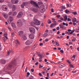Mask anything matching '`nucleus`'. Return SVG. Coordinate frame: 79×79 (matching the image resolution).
Returning <instances> with one entry per match:
<instances>
[{"mask_svg": "<svg viewBox=\"0 0 79 79\" xmlns=\"http://www.w3.org/2000/svg\"><path fill=\"white\" fill-rule=\"evenodd\" d=\"M52 31H54L55 32V31H56V29L55 28L53 29L52 30Z\"/></svg>", "mask_w": 79, "mask_h": 79, "instance_id": "61", "label": "nucleus"}, {"mask_svg": "<svg viewBox=\"0 0 79 79\" xmlns=\"http://www.w3.org/2000/svg\"><path fill=\"white\" fill-rule=\"evenodd\" d=\"M12 14V12H10L9 13V15H11Z\"/></svg>", "mask_w": 79, "mask_h": 79, "instance_id": "45", "label": "nucleus"}, {"mask_svg": "<svg viewBox=\"0 0 79 79\" xmlns=\"http://www.w3.org/2000/svg\"><path fill=\"white\" fill-rule=\"evenodd\" d=\"M51 11L53 13L54 12V10H53V9H51Z\"/></svg>", "mask_w": 79, "mask_h": 79, "instance_id": "60", "label": "nucleus"}, {"mask_svg": "<svg viewBox=\"0 0 79 79\" xmlns=\"http://www.w3.org/2000/svg\"><path fill=\"white\" fill-rule=\"evenodd\" d=\"M2 15L4 16V18H5V19H7L8 17V15L7 14H5L4 13H2Z\"/></svg>", "mask_w": 79, "mask_h": 79, "instance_id": "12", "label": "nucleus"}, {"mask_svg": "<svg viewBox=\"0 0 79 79\" xmlns=\"http://www.w3.org/2000/svg\"><path fill=\"white\" fill-rule=\"evenodd\" d=\"M31 10L35 12H37V11H39L38 9L36 8H33L32 9H31Z\"/></svg>", "mask_w": 79, "mask_h": 79, "instance_id": "10", "label": "nucleus"}, {"mask_svg": "<svg viewBox=\"0 0 79 79\" xmlns=\"http://www.w3.org/2000/svg\"><path fill=\"white\" fill-rule=\"evenodd\" d=\"M29 38L30 39H33L34 38V35L33 34H31L29 35Z\"/></svg>", "mask_w": 79, "mask_h": 79, "instance_id": "14", "label": "nucleus"}, {"mask_svg": "<svg viewBox=\"0 0 79 79\" xmlns=\"http://www.w3.org/2000/svg\"><path fill=\"white\" fill-rule=\"evenodd\" d=\"M11 25L12 27H14V28H16V24H15V23H12Z\"/></svg>", "mask_w": 79, "mask_h": 79, "instance_id": "21", "label": "nucleus"}, {"mask_svg": "<svg viewBox=\"0 0 79 79\" xmlns=\"http://www.w3.org/2000/svg\"><path fill=\"white\" fill-rule=\"evenodd\" d=\"M7 28L8 29H9V31H11V27H8Z\"/></svg>", "mask_w": 79, "mask_h": 79, "instance_id": "37", "label": "nucleus"}, {"mask_svg": "<svg viewBox=\"0 0 79 79\" xmlns=\"http://www.w3.org/2000/svg\"><path fill=\"white\" fill-rule=\"evenodd\" d=\"M72 58H74V59H75V58H76V55H73L72 57Z\"/></svg>", "mask_w": 79, "mask_h": 79, "instance_id": "46", "label": "nucleus"}, {"mask_svg": "<svg viewBox=\"0 0 79 79\" xmlns=\"http://www.w3.org/2000/svg\"><path fill=\"white\" fill-rule=\"evenodd\" d=\"M16 8H17V7L15 5H14L12 6V10L13 11H15V10H16Z\"/></svg>", "mask_w": 79, "mask_h": 79, "instance_id": "17", "label": "nucleus"}, {"mask_svg": "<svg viewBox=\"0 0 79 79\" xmlns=\"http://www.w3.org/2000/svg\"><path fill=\"white\" fill-rule=\"evenodd\" d=\"M65 11L66 13L67 14H68V13H69V11L68 10V9H66V10H65Z\"/></svg>", "mask_w": 79, "mask_h": 79, "instance_id": "31", "label": "nucleus"}, {"mask_svg": "<svg viewBox=\"0 0 79 79\" xmlns=\"http://www.w3.org/2000/svg\"><path fill=\"white\" fill-rule=\"evenodd\" d=\"M45 32H47V33H48V30H46L45 31Z\"/></svg>", "mask_w": 79, "mask_h": 79, "instance_id": "63", "label": "nucleus"}, {"mask_svg": "<svg viewBox=\"0 0 79 79\" xmlns=\"http://www.w3.org/2000/svg\"><path fill=\"white\" fill-rule=\"evenodd\" d=\"M19 35L21 37L22 40H25L26 39H27V37H26V35L25 34L24 35L23 34V31H20L18 32Z\"/></svg>", "mask_w": 79, "mask_h": 79, "instance_id": "1", "label": "nucleus"}, {"mask_svg": "<svg viewBox=\"0 0 79 79\" xmlns=\"http://www.w3.org/2000/svg\"><path fill=\"white\" fill-rule=\"evenodd\" d=\"M72 14L73 15H77V12H72Z\"/></svg>", "mask_w": 79, "mask_h": 79, "instance_id": "33", "label": "nucleus"}, {"mask_svg": "<svg viewBox=\"0 0 79 79\" xmlns=\"http://www.w3.org/2000/svg\"><path fill=\"white\" fill-rule=\"evenodd\" d=\"M74 31H75V30H74L72 31L69 34H73V32H74Z\"/></svg>", "mask_w": 79, "mask_h": 79, "instance_id": "35", "label": "nucleus"}, {"mask_svg": "<svg viewBox=\"0 0 79 79\" xmlns=\"http://www.w3.org/2000/svg\"><path fill=\"white\" fill-rule=\"evenodd\" d=\"M66 65L64 64H61L59 65V67L60 68H63V67H64Z\"/></svg>", "mask_w": 79, "mask_h": 79, "instance_id": "16", "label": "nucleus"}, {"mask_svg": "<svg viewBox=\"0 0 79 79\" xmlns=\"http://www.w3.org/2000/svg\"><path fill=\"white\" fill-rule=\"evenodd\" d=\"M40 9H41V10L43 11V10H45V7L44 5H42L40 7Z\"/></svg>", "mask_w": 79, "mask_h": 79, "instance_id": "18", "label": "nucleus"}, {"mask_svg": "<svg viewBox=\"0 0 79 79\" xmlns=\"http://www.w3.org/2000/svg\"><path fill=\"white\" fill-rule=\"evenodd\" d=\"M14 64L13 62H11L10 64L8 65V66L9 67V68H11V67H12V66H13Z\"/></svg>", "mask_w": 79, "mask_h": 79, "instance_id": "13", "label": "nucleus"}, {"mask_svg": "<svg viewBox=\"0 0 79 79\" xmlns=\"http://www.w3.org/2000/svg\"><path fill=\"white\" fill-rule=\"evenodd\" d=\"M65 34H68L69 35V33L68 32V31H65Z\"/></svg>", "mask_w": 79, "mask_h": 79, "instance_id": "56", "label": "nucleus"}, {"mask_svg": "<svg viewBox=\"0 0 79 79\" xmlns=\"http://www.w3.org/2000/svg\"><path fill=\"white\" fill-rule=\"evenodd\" d=\"M30 75V73L29 72H27V75H26V77H29V76Z\"/></svg>", "mask_w": 79, "mask_h": 79, "instance_id": "32", "label": "nucleus"}, {"mask_svg": "<svg viewBox=\"0 0 79 79\" xmlns=\"http://www.w3.org/2000/svg\"><path fill=\"white\" fill-rule=\"evenodd\" d=\"M60 27L61 28H63V25H60Z\"/></svg>", "mask_w": 79, "mask_h": 79, "instance_id": "50", "label": "nucleus"}, {"mask_svg": "<svg viewBox=\"0 0 79 79\" xmlns=\"http://www.w3.org/2000/svg\"><path fill=\"white\" fill-rule=\"evenodd\" d=\"M25 44L26 45H31V44H32V42H31V41H29V40H27V41L26 42Z\"/></svg>", "mask_w": 79, "mask_h": 79, "instance_id": "11", "label": "nucleus"}, {"mask_svg": "<svg viewBox=\"0 0 79 79\" xmlns=\"http://www.w3.org/2000/svg\"><path fill=\"white\" fill-rule=\"evenodd\" d=\"M64 21H66L68 20V16H65L64 17Z\"/></svg>", "mask_w": 79, "mask_h": 79, "instance_id": "20", "label": "nucleus"}, {"mask_svg": "<svg viewBox=\"0 0 79 79\" xmlns=\"http://www.w3.org/2000/svg\"><path fill=\"white\" fill-rule=\"evenodd\" d=\"M38 3L39 5H42V4H43V3H42V2H38Z\"/></svg>", "mask_w": 79, "mask_h": 79, "instance_id": "26", "label": "nucleus"}, {"mask_svg": "<svg viewBox=\"0 0 79 79\" xmlns=\"http://www.w3.org/2000/svg\"><path fill=\"white\" fill-rule=\"evenodd\" d=\"M72 73H76V70H75V71H72Z\"/></svg>", "mask_w": 79, "mask_h": 79, "instance_id": "58", "label": "nucleus"}, {"mask_svg": "<svg viewBox=\"0 0 79 79\" xmlns=\"http://www.w3.org/2000/svg\"><path fill=\"white\" fill-rule=\"evenodd\" d=\"M23 12H19L17 16V18H20V17H21L22 16H23Z\"/></svg>", "mask_w": 79, "mask_h": 79, "instance_id": "7", "label": "nucleus"}, {"mask_svg": "<svg viewBox=\"0 0 79 79\" xmlns=\"http://www.w3.org/2000/svg\"><path fill=\"white\" fill-rule=\"evenodd\" d=\"M75 32H79V27H78L77 29H76L75 30Z\"/></svg>", "mask_w": 79, "mask_h": 79, "instance_id": "27", "label": "nucleus"}, {"mask_svg": "<svg viewBox=\"0 0 79 79\" xmlns=\"http://www.w3.org/2000/svg\"><path fill=\"white\" fill-rule=\"evenodd\" d=\"M53 24H54L55 26H56L57 25V23L56 21H53Z\"/></svg>", "mask_w": 79, "mask_h": 79, "instance_id": "30", "label": "nucleus"}, {"mask_svg": "<svg viewBox=\"0 0 79 79\" xmlns=\"http://www.w3.org/2000/svg\"><path fill=\"white\" fill-rule=\"evenodd\" d=\"M56 25H55V24L53 23L52 24L50 25L51 27H54V26H55Z\"/></svg>", "mask_w": 79, "mask_h": 79, "instance_id": "29", "label": "nucleus"}, {"mask_svg": "<svg viewBox=\"0 0 79 79\" xmlns=\"http://www.w3.org/2000/svg\"><path fill=\"white\" fill-rule=\"evenodd\" d=\"M71 59L72 60H73V61H74V60H75V59L73 58V57H72L71 58Z\"/></svg>", "mask_w": 79, "mask_h": 79, "instance_id": "59", "label": "nucleus"}, {"mask_svg": "<svg viewBox=\"0 0 79 79\" xmlns=\"http://www.w3.org/2000/svg\"><path fill=\"white\" fill-rule=\"evenodd\" d=\"M60 16H61V15H58L57 16V18H60Z\"/></svg>", "mask_w": 79, "mask_h": 79, "instance_id": "48", "label": "nucleus"}, {"mask_svg": "<svg viewBox=\"0 0 79 79\" xmlns=\"http://www.w3.org/2000/svg\"><path fill=\"white\" fill-rule=\"evenodd\" d=\"M30 3L31 5H33L34 6L36 7H38V8H39V5L37 3L35 2H34L33 1H31Z\"/></svg>", "mask_w": 79, "mask_h": 79, "instance_id": "3", "label": "nucleus"}, {"mask_svg": "<svg viewBox=\"0 0 79 79\" xmlns=\"http://www.w3.org/2000/svg\"><path fill=\"white\" fill-rule=\"evenodd\" d=\"M24 6H25L23 4L21 5V7L23 8Z\"/></svg>", "mask_w": 79, "mask_h": 79, "instance_id": "40", "label": "nucleus"}, {"mask_svg": "<svg viewBox=\"0 0 79 79\" xmlns=\"http://www.w3.org/2000/svg\"><path fill=\"white\" fill-rule=\"evenodd\" d=\"M17 24L19 26H22L23 25V23L21 20L19 19L18 20L17 22Z\"/></svg>", "mask_w": 79, "mask_h": 79, "instance_id": "5", "label": "nucleus"}, {"mask_svg": "<svg viewBox=\"0 0 79 79\" xmlns=\"http://www.w3.org/2000/svg\"><path fill=\"white\" fill-rule=\"evenodd\" d=\"M60 19L61 20H62V21H64V19H63V17H60Z\"/></svg>", "mask_w": 79, "mask_h": 79, "instance_id": "41", "label": "nucleus"}, {"mask_svg": "<svg viewBox=\"0 0 79 79\" xmlns=\"http://www.w3.org/2000/svg\"><path fill=\"white\" fill-rule=\"evenodd\" d=\"M23 4L25 6H28V3H27V2H23Z\"/></svg>", "mask_w": 79, "mask_h": 79, "instance_id": "24", "label": "nucleus"}, {"mask_svg": "<svg viewBox=\"0 0 79 79\" xmlns=\"http://www.w3.org/2000/svg\"><path fill=\"white\" fill-rule=\"evenodd\" d=\"M62 8L63 10H65L66 9V7H65V6H62Z\"/></svg>", "mask_w": 79, "mask_h": 79, "instance_id": "36", "label": "nucleus"}, {"mask_svg": "<svg viewBox=\"0 0 79 79\" xmlns=\"http://www.w3.org/2000/svg\"><path fill=\"white\" fill-rule=\"evenodd\" d=\"M17 15V12L16 11L14 12L12 14V16H16Z\"/></svg>", "mask_w": 79, "mask_h": 79, "instance_id": "23", "label": "nucleus"}, {"mask_svg": "<svg viewBox=\"0 0 79 79\" xmlns=\"http://www.w3.org/2000/svg\"><path fill=\"white\" fill-rule=\"evenodd\" d=\"M47 35H48L47 33H45L43 35V37H47Z\"/></svg>", "mask_w": 79, "mask_h": 79, "instance_id": "25", "label": "nucleus"}, {"mask_svg": "<svg viewBox=\"0 0 79 79\" xmlns=\"http://www.w3.org/2000/svg\"><path fill=\"white\" fill-rule=\"evenodd\" d=\"M31 72H34V69H31Z\"/></svg>", "mask_w": 79, "mask_h": 79, "instance_id": "55", "label": "nucleus"}, {"mask_svg": "<svg viewBox=\"0 0 79 79\" xmlns=\"http://www.w3.org/2000/svg\"><path fill=\"white\" fill-rule=\"evenodd\" d=\"M59 11H63V9L62 8L59 10Z\"/></svg>", "mask_w": 79, "mask_h": 79, "instance_id": "51", "label": "nucleus"}, {"mask_svg": "<svg viewBox=\"0 0 79 79\" xmlns=\"http://www.w3.org/2000/svg\"><path fill=\"white\" fill-rule=\"evenodd\" d=\"M29 30L31 34H35V29L33 27H30L29 28Z\"/></svg>", "mask_w": 79, "mask_h": 79, "instance_id": "4", "label": "nucleus"}, {"mask_svg": "<svg viewBox=\"0 0 79 79\" xmlns=\"http://www.w3.org/2000/svg\"><path fill=\"white\" fill-rule=\"evenodd\" d=\"M57 44V42L56 41H55L54 42V44H55V45H56Z\"/></svg>", "mask_w": 79, "mask_h": 79, "instance_id": "64", "label": "nucleus"}, {"mask_svg": "<svg viewBox=\"0 0 79 79\" xmlns=\"http://www.w3.org/2000/svg\"><path fill=\"white\" fill-rule=\"evenodd\" d=\"M7 65H6L4 67V69H8V67L7 68H6V67H7Z\"/></svg>", "mask_w": 79, "mask_h": 79, "instance_id": "57", "label": "nucleus"}, {"mask_svg": "<svg viewBox=\"0 0 79 79\" xmlns=\"http://www.w3.org/2000/svg\"><path fill=\"white\" fill-rule=\"evenodd\" d=\"M4 2V0H0V3H3Z\"/></svg>", "mask_w": 79, "mask_h": 79, "instance_id": "44", "label": "nucleus"}, {"mask_svg": "<svg viewBox=\"0 0 79 79\" xmlns=\"http://www.w3.org/2000/svg\"><path fill=\"white\" fill-rule=\"evenodd\" d=\"M60 63H61V61H58L56 63V64H60Z\"/></svg>", "mask_w": 79, "mask_h": 79, "instance_id": "47", "label": "nucleus"}, {"mask_svg": "<svg viewBox=\"0 0 79 79\" xmlns=\"http://www.w3.org/2000/svg\"><path fill=\"white\" fill-rule=\"evenodd\" d=\"M8 7L5 5H3L2 7V9L4 11H6L7 10Z\"/></svg>", "mask_w": 79, "mask_h": 79, "instance_id": "6", "label": "nucleus"}, {"mask_svg": "<svg viewBox=\"0 0 79 79\" xmlns=\"http://www.w3.org/2000/svg\"><path fill=\"white\" fill-rule=\"evenodd\" d=\"M1 62L2 64H5V63H6V61L5 60H3L1 61Z\"/></svg>", "mask_w": 79, "mask_h": 79, "instance_id": "22", "label": "nucleus"}, {"mask_svg": "<svg viewBox=\"0 0 79 79\" xmlns=\"http://www.w3.org/2000/svg\"><path fill=\"white\" fill-rule=\"evenodd\" d=\"M11 35H12V37H14V33H12Z\"/></svg>", "mask_w": 79, "mask_h": 79, "instance_id": "52", "label": "nucleus"}, {"mask_svg": "<svg viewBox=\"0 0 79 79\" xmlns=\"http://www.w3.org/2000/svg\"><path fill=\"white\" fill-rule=\"evenodd\" d=\"M43 68V66H41V64H40L39 68Z\"/></svg>", "mask_w": 79, "mask_h": 79, "instance_id": "43", "label": "nucleus"}, {"mask_svg": "<svg viewBox=\"0 0 79 79\" xmlns=\"http://www.w3.org/2000/svg\"><path fill=\"white\" fill-rule=\"evenodd\" d=\"M45 41H46V42H48V39L47 38L45 40Z\"/></svg>", "mask_w": 79, "mask_h": 79, "instance_id": "54", "label": "nucleus"}, {"mask_svg": "<svg viewBox=\"0 0 79 79\" xmlns=\"http://www.w3.org/2000/svg\"><path fill=\"white\" fill-rule=\"evenodd\" d=\"M67 21H71V19H69V18H68Z\"/></svg>", "mask_w": 79, "mask_h": 79, "instance_id": "49", "label": "nucleus"}, {"mask_svg": "<svg viewBox=\"0 0 79 79\" xmlns=\"http://www.w3.org/2000/svg\"><path fill=\"white\" fill-rule=\"evenodd\" d=\"M76 18H74L73 19L72 22H73V25H76V23H75L76 22Z\"/></svg>", "mask_w": 79, "mask_h": 79, "instance_id": "9", "label": "nucleus"}, {"mask_svg": "<svg viewBox=\"0 0 79 79\" xmlns=\"http://www.w3.org/2000/svg\"><path fill=\"white\" fill-rule=\"evenodd\" d=\"M38 56H39L40 57V58H39V59H42V55H41L40 54H39Z\"/></svg>", "mask_w": 79, "mask_h": 79, "instance_id": "28", "label": "nucleus"}, {"mask_svg": "<svg viewBox=\"0 0 79 79\" xmlns=\"http://www.w3.org/2000/svg\"><path fill=\"white\" fill-rule=\"evenodd\" d=\"M76 40V38H74L73 40H72V42H74L75 40Z\"/></svg>", "mask_w": 79, "mask_h": 79, "instance_id": "38", "label": "nucleus"}, {"mask_svg": "<svg viewBox=\"0 0 79 79\" xmlns=\"http://www.w3.org/2000/svg\"><path fill=\"white\" fill-rule=\"evenodd\" d=\"M60 52H61V53H64V51H63V50H61L60 51Z\"/></svg>", "mask_w": 79, "mask_h": 79, "instance_id": "53", "label": "nucleus"}, {"mask_svg": "<svg viewBox=\"0 0 79 79\" xmlns=\"http://www.w3.org/2000/svg\"><path fill=\"white\" fill-rule=\"evenodd\" d=\"M48 21H49L48 22V24H51V23H52V21H51V20L49 19L48 20Z\"/></svg>", "mask_w": 79, "mask_h": 79, "instance_id": "34", "label": "nucleus"}, {"mask_svg": "<svg viewBox=\"0 0 79 79\" xmlns=\"http://www.w3.org/2000/svg\"><path fill=\"white\" fill-rule=\"evenodd\" d=\"M67 63H68L69 64H71V62L69 61V60H67Z\"/></svg>", "mask_w": 79, "mask_h": 79, "instance_id": "42", "label": "nucleus"}, {"mask_svg": "<svg viewBox=\"0 0 79 79\" xmlns=\"http://www.w3.org/2000/svg\"><path fill=\"white\" fill-rule=\"evenodd\" d=\"M56 29L57 31H59L60 30V27H58L56 28Z\"/></svg>", "mask_w": 79, "mask_h": 79, "instance_id": "39", "label": "nucleus"}, {"mask_svg": "<svg viewBox=\"0 0 79 79\" xmlns=\"http://www.w3.org/2000/svg\"><path fill=\"white\" fill-rule=\"evenodd\" d=\"M35 22H32L31 23V26H33L34 24H35L36 25H37V26H39L40 24V22L37 19H34Z\"/></svg>", "mask_w": 79, "mask_h": 79, "instance_id": "2", "label": "nucleus"}, {"mask_svg": "<svg viewBox=\"0 0 79 79\" xmlns=\"http://www.w3.org/2000/svg\"><path fill=\"white\" fill-rule=\"evenodd\" d=\"M19 2L18 0H11V3L13 4H16Z\"/></svg>", "mask_w": 79, "mask_h": 79, "instance_id": "8", "label": "nucleus"}, {"mask_svg": "<svg viewBox=\"0 0 79 79\" xmlns=\"http://www.w3.org/2000/svg\"><path fill=\"white\" fill-rule=\"evenodd\" d=\"M69 66H70V67H72V68H73V65L71 64H70Z\"/></svg>", "mask_w": 79, "mask_h": 79, "instance_id": "62", "label": "nucleus"}, {"mask_svg": "<svg viewBox=\"0 0 79 79\" xmlns=\"http://www.w3.org/2000/svg\"><path fill=\"white\" fill-rule=\"evenodd\" d=\"M15 43L16 44V45H19V41H18V40H15Z\"/></svg>", "mask_w": 79, "mask_h": 79, "instance_id": "19", "label": "nucleus"}, {"mask_svg": "<svg viewBox=\"0 0 79 79\" xmlns=\"http://www.w3.org/2000/svg\"><path fill=\"white\" fill-rule=\"evenodd\" d=\"M9 19H8V21H10V22L9 23L10 24V23H11V21H13V18L12 17L10 16L9 17Z\"/></svg>", "mask_w": 79, "mask_h": 79, "instance_id": "15", "label": "nucleus"}]
</instances>
